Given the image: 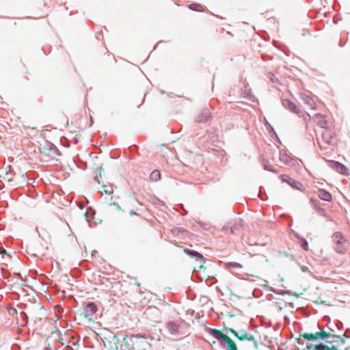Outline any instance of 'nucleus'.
Masks as SVG:
<instances>
[{
    "instance_id": "obj_21",
    "label": "nucleus",
    "mask_w": 350,
    "mask_h": 350,
    "mask_svg": "<svg viewBox=\"0 0 350 350\" xmlns=\"http://www.w3.org/2000/svg\"><path fill=\"white\" fill-rule=\"evenodd\" d=\"M308 107H310L311 109H317V105L314 100L312 98H310L309 95H308Z\"/></svg>"
},
{
    "instance_id": "obj_4",
    "label": "nucleus",
    "mask_w": 350,
    "mask_h": 350,
    "mask_svg": "<svg viewBox=\"0 0 350 350\" xmlns=\"http://www.w3.org/2000/svg\"><path fill=\"white\" fill-rule=\"evenodd\" d=\"M211 334L217 339L224 340L228 345V350H238L235 342L227 335L223 334L221 331L217 329H211Z\"/></svg>"
},
{
    "instance_id": "obj_18",
    "label": "nucleus",
    "mask_w": 350,
    "mask_h": 350,
    "mask_svg": "<svg viewBox=\"0 0 350 350\" xmlns=\"http://www.w3.org/2000/svg\"><path fill=\"white\" fill-rule=\"evenodd\" d=\"M101 189H102L100 191V192L104 193L107 195H110V194L113 193V189L111 186H107L105 185H103L101 186Z\"/></svg>"
},
{
    "instance_id": "obj_13",
    "label": "nucleus",
    "mask_w": 350,
    "mask_h": 350,
    "mask_svg": "<svg viewBox=\"0 0 350 350\" xmlns=\"http://www.w3.org/2000/svg\"><path fill=\"white\" fill-rule=\"evenodd\" d=\"M317 196L321 200L325 202H331L332 200V194L329 191L323 189H318Z\"/></svg>"
},
{
    "instance_id": "obj_12",
    "label": "nucleus",
    "mask_w": 350,
    "mask_h": 350,
    "mask_svg": "<svg viewBox=\"0 0 350 350\" xmlns=\"http://www.w3.org/2000/svg\"><path fill=\"white\" fill-rule=\"evenodd\" d=\"M280 160L286 165L293 166L295 165V160L286 152H280Z\"/></svg>"
},
{
    "instance_id": "obj_33",
    "label": "nucleus",
    "mask_w": 350,
    "mask_h": 350,
    "mask_svg": "<svg viewBox=\"0 0 350 350\" xmlns=\"http://www.w3.org/2000/svg\"><path fill=\"white\" fill-rule=\"evenodd\" d=\"M302 247L304 248V250H306V241L302 239Z\"/></svg>"
},
{
    "instance_id": "obj_15",
    "label": "nucleus",
    "mask_w": 350,
    "mask_h": 350,
    "mask_svg": "<svg viewBox=\"0 0 350 350\" xmlns=\"http://www.w3.org/2000/svg\"><path fill=\"white\" fill-rule=\"evenodd\" d=\"M283 105L295 113H299V110L297 109L296 105L289 100H284L282 101Z\"/></svg>"
},
{
    "instance_id": "obj_20",
    "label": "nucleus",
    "mask_w": 350,
    "mask_h": 350,
    "mask_svg": "<svg viewBox=\"0 0 350 350\" xmlns=\"http://www.w3.org/2000/svg\"><path fill=\"white\" fill-rule=\"evenodd\" d=\"M189 9L197 12H203L204 10V7L198 3H191L189 5Z\"/></svg>"
},
{
    "instance_id": "obj_24",
    "label": "nucleus",
    "mask_w": 350,
    "mask_h": 350,
    "mask_svg": "<svg viewBox=\"0 0 350 350\" xmlns=\"http://www.w3.org/2000/svg\"><path fill=\"white\" fill-rule=\"evenodd\" d=\"M299 344L304 345V340H306V333L300 334V338L296 339Z\"/></svg>"
},
{
    "instance_id": "obj_26",
    "label": "nucleus",
    "mask_w": 350,
    "mask_h": 350,
    "mask_svg": "<svg viewBox=\"0 0 350 350\" xmlns=\"http://www.w3.org/2000/svg\"><path fill=\"white\" fill-rule=\"evenodd\" d=\"M203 114H204V116H205L204 119H201V120H200L199 121H206V120H208L210 118V117H211V113H210V112H209L208 110H204V111H203Z\"/></svg>"
},
{
    "instance_id": "obj_37",
    "label": "nucleus",
    "mask_w": 350,
    "mask_h": 350,
    "mask_svg": "<svg viewBox=\"0 0 350 350\" xmlns=\"http://www.w3.org/2000/svg\"><path fill=\"white\" fill-rule=\"evenodd\" d=\"M340 325H342V322H338V325H337V327H339V326H340Z\"/></svg>"
},
{
    "instance_id": "obj_30",
    "label": "nucleus",
    "mask_w": 350,
    "mask_h": 350,
    "mask_svg": "<svg viewBox=\"0 0 350 350\" xmlns=\"http://www.w3.org/2000/svg\"><path fill=\"white\" fill-rule=\"evenodd\" d=\"M349 329H347L345 332L343 334V337L346 338H350V334H349Z\"/></svg>"
},
{
    "instance_id": "obj_31",
    "label": "nucleus",
    "mask_w": 350,
    "mask_h": 350,
    "mask_svg": "<svg viewBox=\"0 0 350 350\" xmlns=\"http://www.w3.org/2000/svg\"><path fill=\"white\" fill-rule=\"evenodd\" d=\"M138 211L137 208H136L135 210H130L129 211V214L130 215L133 216V215H137V211Z\"/></svg>"
},
{
    "instance_id": "obj_3",
    "label": "nucleus",
    "mask_w": 350,
    "mask_h": 350,
    "mask_svg": "<svg viewBox=\"0 0 350 350\" xmlns=\"http://www.w3.org/2000/svg\"><path fill=\"white\" fill-rule=\"evenodd\" d=\"M310 204L319 215L324 217L329 221H332V219L330 217V216L326 212L325 209L323 208V206L325 204L321 203L319 199L315 198H311L310 199Z\"/></svg>"
},
{
    "instance_id": "obj_9",
    "label": "nucleus",
    "mask_w": 350,
    "mask_h": 350,
    "mask_svg": "<svg viewBox=\"0 0 350 350\" xmlns=\"http://www.w3.org/2000/svg\"><path fill=\"white\" fill-rule=\"evenodd\" d=\"M308 117H309L310 119L312 118V120L321 128L325 129L327 126V122L325 120V116H322L319 113H314L312 115L308 113Z\"/></svg>"
},
{
    "instance_id": "obj_6",
    "label": "nucleus",
    "mask_w": 350,
    "mask_h": 350,
    "mask_svg": "<svg viewBox=\"0 0 350 350\" xmlns=\"http://www.w3.org/2000/svg\"><path fill=\"white\" fill-rule=\"evenodd\" d=\"M327 162L329 167L339 172L340 174L342 175L349 174L348 168L342 163L334 160H328Z\"/></svg>"
},
{
    "instance_id": "obj_25",
    "label": "nucleus",
    "mask_w": 350,
    "mask_h": 350,
    "mask_svg": "<svg viewBox=\"0 0 350 350\" xmlns=\"http://www.w3.org/2000/svg\"><path fill=\"white\" fill-rule=\"evenodd\" d=\"M291 227L293 228H292V231L294 232V234L298 237L299 238V235L298 234V232H297V230H298V226L297 224H294L293 223L291 224Z\"/></svg>"
},
{
    "instance_id": "obj_38",
    "label": "nucleus",
    "mask_w": 350,
    "mask_h": 350,
    "mask_svg": "<svg viewBox=\"0 0 350 350\" xmlns=\"http://www.w3.org/2000/svg\"><path fill=\"white\" fill-rule=\"evenodd\" d=\"M340 325H342V322H338V325H337V327H339V326H340Z\"/></svg>"
},
{
    "instance_id": "obj_36",
    "label": "nucleus",
    "mask_w": 350,
    "mask_h": 350,
    "mask_svg": "<svg viewBox=\"0 0 350 350\" xmlns=\"http://www.w3.org/2000/svg\"><path fill=\"white\" fill-rule=\"evenodd\" d=\"M340 325H342V322H338V325H337V327H339V326H340Z\"/></svg>"
},
{
    "instance_id": "obj_39",
    "label": "nucleus",
    "mask_w": 350,
    "mask_h": 350,
    "mask_svg": "<svg viewBox=\"0 0 350 350\" xmlns=\"http://www.w3.org/2000/svg\"><path fill=\"white\" fill-rule=\"evenodd\" d=\"M345 350H350V346L345 347Z\"/></svg>"
},
{
    "instance_id": "obj_19",
    "label": "nucleus",
    "mask_w": 350,
    "mask_h": 350,
    "mask_svg": "<svg viewBox=\"0 0 350 350\" xmlns=\"http://www.w3.org/2000/svg\"><path fill=\"white\" fill-rule=\"evenodd\" d=\"M281 177L283 181L288 182L290 185H293L295 187L298 188L297 185H300L299 183H295L293 179L290 178L286 175H282Z\"/></svg>"
},
{
    "instance_id": "obj_11",
    "label": "nucleus",
    "mask_w": 350,
    "mask_h": 350,
    "mask_svg": "<svg viewBox=\"0 0 350 350\" xmlns=\"http://www.w3.org/2000/svg\"><path fill=\"white\" fill-rule=\"evenodd\" d=\"M183 252L185 254H187V255L190 256L191 257H196V258L200 259V261L202 262V263L199 266V269H202L204 268L203 264L204 263V257L201 254L198 253V252L193 251V250H190L189 249H184Z\"/></svg>"
},
{
    "instance_id": "obj_34",
    "label": "nucleus",
    "mask_w": 350,
    "mask_h": 350,
    "mask_svg": "<svg viewBox=\"0 0 350 350\" xmlns=\"http://www.w3.org/2000/svg\"><path fill=\"white\" fill-rule=\"evenodd\" d=\"M6 254V250L5 249H2L0 252V254L2 256L5 255Z\"/></svg>"
},
{
    "instance_id": "obj_22",
    "label": "nucleus",
    "mask_w": 350,
    "mask_h": 350,
    "mask_svg": "<svg viewBox=\"0 0 350 350\" xmlns=\"http://www.w3.org/2000/svg\"><path fill=\"white\" fill-rule=\"evenodd\" d=\"M96 180L98 182V183H100V181L98 180V178H101L103 175V172H104V170L102 167H98L96 170Z\"/></svg>"
},
{
    "instance_id": "obj_5",
    "label": "nucleus",
    "mask_w": 350,
    "mask_h": 350,
    "mask_svg": "<svg viewBox=\"0 0 350 350\" xmlns=\"http://www.w3.org/2000/svg\"><path fill=\"white\" fill-rule=\"evenodd\" d=\"M139 338L137 336H132L130 338L125 336L122 340H116L114 343V349L111 347V350H131V348L128 347V340L134 342L135 340Z\"/></svg>"
},
{
    "instance_id": "obj_29",
    "label": "nucleus",
    "mask_w": 350,
    "mask_h": 350,
    "mask_svg": "<svg viewBox=\"0 0 350 350\" xmlns=\"http://www.w3.org/2000/svg\"><path fill=\"white\" fill-rule=\"evenodd\" d=\"M128 202L131 204H138V201L135 198H129Z\"/></svg>"
},
{
    "instance_id": "obj_27",
    "label": "nucleus",
    "mask_w": 350,
    "mask_h": 350,
    "mask_svg": "<svg viewBox=\"0 0 350 350\" xmlns=\"http://www.w3.org/2000/svg\"><path fill=\"white\" fill-rule=\"evenodd\" d=\"M51 338H53L55 340H58L59 342L61 340L59 332H53L49 339H51Z\"/></svg>"
},
{
    "instance_id": "obj_40",
    "label": "nucleus",
    "mask_w": 350,
    "mask_h": 350,
    "mask_svg": "<svg viewBox=\"0 0 350 350\" xmlns=\"http://www.w3.org/2000/svg\"><path fill=\"white\" fill-rule=\"evenodd\" d=\"M310 12L308 13V17H312V16L310 14Z\"/></svg>"
},
{
    "instance_id": "obj_32",
    "label": "nucleus",
    "mask_w": 350,
    "mask_h": 350,
    "mask_svg": "<svg viewBox=\"0 0 350 350\" xmlns=\"http://www.w3.org/2000/svg\"><path fill=\"white\" fill-rule=\"evenodd\" d=\"M230 295L232 296H234V297H237V298L240 299V298H242L243 296L242 295H237L235 294L234 292H232L230 293Z\"/></svg>"
},
{
    "instance_id": "obj_35",
    "label": "nucleus",
    "mask_w": 350,
    "mask_h": 350,
    "mask_svg": "<svg viewBox=\"0 0 350 350\" xmlns=\"http://www.w3.org/2000/svg\"><path fill=\"white\" fill-rule=\"evenodd\" d=\"M113 204L116 205L118 209H121V208L120 207V206L118 204H116V203H113Z\"/></svg>"
},
{
    "instance_id": "obj_10",
    "label": "nucleus",
    "mask_w": 350,
    "mask_h": 350,
    "mask_svg": "<svg viewBox=\"0 0 350 350\" xmlns=\"http://www.w3.org/2000/svg\"><path fill=\"white\" fill-rule=\"evenodd\" d=\"M40 151L46 157H54L57 154V149L51 144H47L46 146L41 147Z\"/></svg>"
},
{
    "instance_id": "obj_23",
    "label": "nucleus",
    "mask_w": 350,
    "mask_h": 350,
    "mask_svg": "<svg viewBox=\"0 0 350 350\" xmlns=\"http://www.w3.org/2000/svg\"><path fill=\"white\" fill-rule=\"evenodd\" d=\"M227 266L228 267H233V268H242V265L238 262H230L227 263Z\"/></svg>"
},
{
    "instance_id": "obj_8",
    "label": "nucleus",
    "mask_w": 350,
    "mask_h": 350,
    "mask_svg": "<svg viewBox=\"0 0 350 350\" xmlns=\"http://www.w3.org/2000/svg\"><path fill=\"white\" fill-rule=\"evenodd\" d=\"M332 335H331L330 332H327L321 330V332H317L316 334H308V341L315 340L319 339H326V341L327 342L332 343L335 340H327L329 338L332 337Z\"/></svg>"
},
{
    "instance_id": "obj_14",
    "label": "nucleus",
    "mask_w": 350,
    "mask_h": 350,
    "mask_svg": "<svg viewBox=\"0 0 350 350\" xmlns=\"http://www.w3.org/2000/svg\"><path fill=\"white\" fill-rule=\"evenodd\" d=\"M322 137L324 142L329 145H334L336 142L334 140L333 134L331 131L327 130L323 132Z\"/></svg>"
},
{
    "instance_id": "obj_7",
    "label": "nucleus",
    "mask_w": 350,
    "mask_h": 350,
    "mask_svg": "<svg viewBox=\"0 0 350 350\" xmlns=\"http://www.w3.org/2000/svg\"><path fill=\"white\" fill-rule=\"evenodd\" d=\"M226 329L232 333L239 340H249L256 342L254 336L247 332H243L239 334L232 328L228 327Z\"/></svg>"
},
{
    "instance_id": "obj_28",
    "label": "nucleus",
    "mask_w": 350,
    "mask_h": 350,
    "mask_svg": "<svg viewBox=\"0 0 350 350\" xmlns=\"http://www.w3.org/2000/svg\"><path fill=\"white\" fill-rule=\"evenodd\" d=\"M332 338H337L338 341L340 342V344L341 345H345V340L342 338L341 336H337V335H332Z\"/></svg>"
},
{
    "instance_id": "obj_1",
    "label": "nucleus",
    "mask_w": 350,
    "mask_h": 350,
    "mask_svg": "<svg viewBox=\"0 0 350 350\" xmlns=\"http://www.w3.org/2000/svg\"><path fill=\"white\" fill-rule=\"evenodd\" d=\"M331 238L333 250L338 254H345L348 249L349 242L344 234L341 232H335Z\"/></svg>"
},
{
    "instance_id": "obj_16",
    "label": "nucleus",
    "mask_w": 350,
    "mask_h": 350,
    "mask_svg": "<svg viewBox=\"0 0 350 350\" xmlns=\"http://www.w3.org/2000/svg\"><path fill=\"white\" fill-rule=\"evenodd\" d=\"M308 350H327V345L323 343L317 345H308Z\"/></svg>"
},
{
    "instance_id": "obj_17",
    "label": "nucleus",
    "mask_w": 350,
    "mask_h": 350,
    "mask_svg": "<svg viewBox=\"0 0 350 350\" xmlns=\"http://www.w3.org/2000/svg\"><path fill=\"white\" fill-rule=\"evenodd\" d=\"M161 178V173L159 170H154L151 172L149 176V179L152 182H157Z\"/></svg>"
},
{
    "instance_id": "obj_2",
    "label": "nucleus",
    "mask_w": 350,
    "mask_h": 350,
    "mask_svg": "<svg viewBox=\"0 0 350 350\" xmlns=\"http://www.w3.org/2000/svg\"><path fill=\"white\" fill-rule=\"evenodd\" d=\"M97 311V307L94 303H88L83 311L78 313L79 319H85L88 322L94 321L93 317Z\"/></svg>"
}]
</instances>
